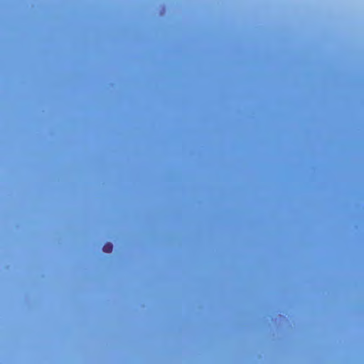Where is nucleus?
<instances>
[{"label":"nucleus","instance_id":"f257e3e1","mask_svg":"<svg viewBox=\"0 0 364 364\" xmlns=\"http://www.w3.org/2000/svg\"><path fill=\"white\" fill-rule=\"evenodd\" d=\"M113 250V245L110 242L105 243L102 247V250L105 252L110 253Z\"/></svg>","mask_w":364,"mask_h":364}]
</instances>
